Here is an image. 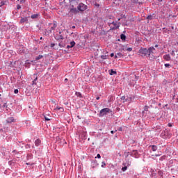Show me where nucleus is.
Instances as JSON below:
<instances>
[{"label":"nucleus","mask_w":178,"mask_h":178,"mask_svg":"<svg viewBox=\"0 0 178 178\" xmlns=\"http://www.w3.org/2000/svg\"><path fill=\"white\" fill-rule=\"evenodd\" d=\"M56 109L57 111H60V112H63V108L62 107H57Z\"/></svg>","instance_id":"29"},{"label":"nucleus","mask_w":178,"mask_h":178,"mask_svg":"<svg viewBox=\"0 0 178 178\" xmlns=\"http://www.w3.org/2000/svg\"><path fill=\"white\" fill-rule=\"evenodd\" d=\"M26 165H30V163H26Z\"/></svg>","instance_id":"60"},{"label":"nucleus","mask_w":178,"mask_h":178,"mask_svg":"<svg viewBox=\"0 0 178 178\" xmlns=\"http://www.w3.org/2000/svg\"><path fill=\"white\" fill-rule=\"evenodd\" d=\"M124 155H125V158H127L129 156V155H131L130 152H124Z\"/></svg>","instance_id":"28"},{"label":"nucleus","mask_w":178,"mask_h":178,"mask_svg":"<svg viewBox=\"0 0 178 178\" xmlns=\"http://www.w3.org/2000/svg\"><path fill=\"white\" fill-rule=\"evenodd\" d=\"M76 45V42L74 41H72L70 43V45H67L66 48L67 49H69V48H73Z\"/></svg>","instance_id":"16"},{"label":"nucleus","mask_w":178,"mask_h":178,"mask_svg":"<svg viewBox=\"0 0 178 178\" xmlns=\"http://www.w3.org/2000/svg\"><path fill=\"white\" fill-rule=\"evenodd\" d=\"M3 5H5V1H1L0 3V6H3Z\"/></svg>","instance_id":"39"},{"label":"nucleus","mask_w":178,"mask_h":178,"mask_svg":"<svg viewBox=\"0 0 178 178\" xmlns=\"http://www.w3.org/2000/svg\"><path fill=\"white\" fill-rule=\"evenodd\" d=\"M7 105L6 103H4L3 105L2 106L3 108H6Z\"/></svg>","instance_id":"49"},{"label":"nucleus","mask_w":178,"mask_h":178,"mask_svg":"<svg viewBox=\"0 0 178 178\" xmlns=\"http://www.w3.org/2000/svg\"><path fill=\"white\" fill-rule=\"evenodd\" d=\"M164 66H165V67L170 68V64H169V63L165 64Z\"/></svg>","instance_id":"31"},{"label":"nucleus","mask_w":178,"mask_h":178,"mask_svg":"<svg viewBox=\"0 0 178 178\" xmlns=\"http://www.w3.org/2000/svg\"><path fill=\"white\" fill-rule=\"evenodd\" d=\"M155 48H158V44H155Z\"/></svg>","instance_id":"57"},{"label":"nucleus","mask_w":178,"mask_h":178,"mask_svg":"<svg viewBox=\"0 0 178 178\" xmlns=\"http://www.w3.org/2000/svg\"><path fill=\"white\" fill-rule=\"evenodd\" d=\"M121 99H122V101H124V99H126V97H125V96H122V97H121Z\"/></svg>","instance_id":"42"},{"label":"nucleus","mask_w":178,"mask_h":178,"mask_svg":"<svg viewBox=\"0 0 178 178\" xmlns=\"http://www.w3.org/2000/svg\"><path fill=\"white\" fill-rule=\"evenodd\" d=\"M51 26V30H49V33H52V30H55V29H56V27H58V25L56 24V23H54V24H50Z\"/></svg>","instance_id":"14"},{"label":"nucleus","mask_w":178,"mask_h":178,"mask_svg":"<svg viewBox=\"0 0 178 178\" xmlns=\"http://www.w3.org/2000/svg\"><path fill=\"white\" fill-rule=\"evenodd\" d=\"M117 56L118 58H123L124 55L122 53H117Z\"/></svg>","instance_id":"27"},{"label":"nucleus","mask_w":178,"mask_h":178,"mask_svg":"<svg viewBox=\"0 0 178 178\" xmlns=\"http://www.w3.org/2000/svg\"><path fill=\"white\" fill-rule=\"evenodd\" d=\"M40 40H42V37L40 38Z\"/></svg>","instance_id":"63"},{"label":"nucleus","mask_w":178,"mask_h":178,"mask_svg":"<svg viewBox=\"0 0 178 178\" xmlns=\"http://www.w3.org/2000/svg\"><path fill=\"white\" fill-rule=\"evenodd\" d=\"M163 58L164 60H166L167 62H169V60H171L172 59L170 54H165L163 56Z\"/></svg>","instance_id":"12"},{"label":"nucleus","mask_w":178,"mask_h":178,"mask_svg":"<svg viewBox=\"0 0 178 178\" xmlns=\"http://www.w3.org/2000/svg\"><path fill=\"white\" fill-rule=\"evenodd\" d=\"M146 19H147V20H154V19H155V14L148 15Z\"/></svg>","instance_id":"19"},{"label":"nucleus","mask_w":178,"mask_h":178,"mask_svg":"<svg viewBox=\"0 0 178 178\" xmlns=\"http://www.w3.org/2000/svg\"><path fill=\"white\" fill-rule=\"evenodd\" d=\"M91 166L92 168H97V166H98V162L96 160H93L91 162Z\"/></svg>","instance_id":"15"},{"label":"nucleus","mask_w":178,"mask_h":178,"mask_svg":"<svg viewBox=\"0 0 178 178\" xmlns=\"http://www.w3.org/2000/svg\"><path fill=\"white\" fill-rule=\"evenodd\" d=\"M38 17V14H33L31 16V19H37Z\"/></svg>","instance_id":"25"},{"label":"nucleus","mask_w":178,"mask_h":178,"mask_svg":"<svg viewBox=\"0 0 178 178\" xmlns=\"http://www.w3.org/2000/svg\"><path fill=\"white\" fill-rule=\"evenodd\" d=\"M122 127L118 128V131H122Z\"/></svg>","instance_id":"51"},{"label":"nucleus","mask_w":178,"mask_h":178,"mask_svg":"<svg viewBox=\"0 0 178 178\" xmlns=\"http://www.w3.org/2000/svg\"><path fill=\"white\" fill-rule=\"evenodd\" d=\"M159 106H162V104L159 103Z\"/></svg>","instance_id":"53"},{"label":"nucleus","mask_w":178,"mask_h":178,"mask_svg":"<svg viewBox=\"0 0 178 178\" xmlns=\"http://www.w3.org/2000/svg\"><path fill=\"white\" fill-rule=\"evenodd\" d=\"M18 92H19V90L18 89H15L14 93L17 94Z\"/></svg>","instance_id":"38"},{"label":"nucleus","mask_w":178,"mask_h":178,"mask_svg":"<svg viewBox=\"0 0 178 178\" xmlns=\"http://www.w3.org/2000/svg\"><path fill=\"white\" fill-rule=\"evenodd\" d=\"M110 56H111V58H113V56H115V54L111 53V55H110Z\"/></svg>","instance_id":"47"},{"label":"nucleus","mask_w":178,"mask_h":178,"mask_svg":"<svg viewBox=\"0 0 178 178\" xmlns=\"http://www.w3.org/2000/svg\"><path fill=\"white\" fill-rule=\"evenodd\" d=\"M111 134H113V133H115V131H111Z\"/></svg>","instance_id":"54"},{"label":"nucleus","mask_w":178,"mask_h":178,"mask_svg":"<svg viewBox=\"0 0 178 178\" xmlns=\"http://www.w3.org/2000/svg\"><path fill=\"white\" fill-rule=\"evenodd\" d=\"M106 166V163L105 162L102 163V168H105Z\"/></svg>","instance_id":"30"},{"label":"nucleus","mask_w":178,"mask_h":178,"mask_svg":"<svg viewBox=\"0 0 178 178\" xmlns=\"http://www.w3.org/2000/svg\"><path fill=\"white\" fill-rule=\"evenodd\" d=\"M111 112H112V111H111L109 108H103L100 111L99 113V116L100 117L105 116V115H108V113H111Z\"/></svg>","instance_id":"3"},{"label":"nucleus","mask_w":178,"mask_h":178,"mask_svg":"<svg viewBox=\"0 0 178 178\" xmlns=\"http://www.w3.org/2000/svg\"><path fill=\"white\" fill-rule=\"evenodd\" d=\"M58 45H59V47H60V48H63V46L61 43H59Z\"/></svg>","instance_id":"50"},{"label":"nucleus","mask_w":178,"mask_h":178,"mask_svg":"<svg viewBox=\"0 0 178 178\" xmlns=\"http://www.w3.org/2000/svg\"><path fill=\"white\" fill-rule=\"evenodd\" d=\"M131 156H134V158H138V152L137 150H133L131 153Z\"/></svg>","instance_id":"13"},{"label":"nucleus","mask_w":178,"mask_h":178,"mask_svg":"<svg viewBox=\"0 0 178 178\" xmlns=\"http://www.w3.org/2000/svg\"><path fill=\"white\" fill-rule=\"evenodd\" d=\"M97 158H98V159H101V154H98L97 155Z\"/></svg>","instance_id":"43"},{"label":"nucleus","mask_w":178,"mask_h":178,"mask_svg":"<svg viewBox=\"0 0 178 178\" xmlns=\"http://www.w3.org/2000/svg\"><path fill=\"white\" fill-rule=\"evenodd\" d=\"M87 9H88V6L83 3H79L77 6V10L79 13L84 12L85 10H87Z\"/></svg>","instance_id":"2"},{"label":"nucleus","mask_w":178,"mask_h":178,"mask_svg":"<svg viewBox=\"0 0 178 178\" xmlns=\"http://www.w3.org/2000/svg\"><path fill=\"white\" fill-rule=\"evenodd\" d=\"M116 73H117L116 71H113V70H111L109 74L110 76H113V74H116Z\"/></svg>","instance_id":"24"},{"label":"nucleus","mask_w":178,"mask_h":178,"mask_svg":"<svg viewBox=\"0 0 178 178\" xmlns=\"http://www.w3.org/2000/svg\"><path fill=\"white\" fill-rule=\"evenodd\" d=\"M65 81H67V79H65Z\"/></svg>","instance_id":"64"},{"label":"nucleus","mask_w":178,"mask_h":178,"mask_svg":"<svg viewBox=\"0 0 178 178\" xmlns=\"http://www.w3.org/2000/svg\"><path fill=\"white\" fill-rule=\"evenodd\" d=\"M26 2V0H20V3H24Z\"/></svg>","instance_id":"44"},{"label":"nucleus","mask_w":178,"mask_h":178,"mask_svg":"<svg viewBox=\"0 0 178 178\" xmlns=\"http://www.w3.org/2000/svg\"><path fill=\"white\" fill-rule=\"evenodd\" d=\"M42 58H44V56L39 55V56L35 57V60H40V59H42Z\"/></svg>","instance_id":"21"},{"label":"nucleus","mask_w":178,"mask_h":178,"mask_svg":"<svg viewBox=\"0 0 178 178\" xmlns=\"http://www.w3.org/2000/svg\"><path fill=\"white\" fill-rule=\"evenodd\" d=\"M100 58H101L102 59L105 60V59H108V58H109V56H108V55H102V56H100Z\"/></svg>","instance_id":"23"},{"label":"nucleus","mask_w":178,"mask_h":178,"mask_svg":"<svg viewBox=\"0 0 178 178\" xmlns=\"http://www.w3.org/2000/svg\"><path fill=\"white\" fill-rule=\"evenodd\" d=\"M27 22H29V19L27 18V17H21L19 24H24V23H27Z\"/></svg>","instance_id":"11"},{"label":"nucleus","mask_w":178,"mask_h":178,"mask_svg":"<svg viewBox=\"0 0 178 178\" xmlns=\"http://www.w3.org/2000/svg\"><path fill=\"white\" fill-rule=\"evenodd\" d=\"M159 2H162L163 0H157Z\"/></svg>","instance_id":"59"},{"label":"nucleus","mask_w":178,"mask_h":178,"mask_svg":"<svg viewBox=\"0 0 178 178\" xmlns=\"http://www.w3.org/2000/svg\"><path fill=\"white\" fill-rule=\"evenodd\" d=\"M139 5H143V2H138Z\"/></svg>","instance_id":"55"},{"label":"nucleus","mask_w":178,"mask_h":178,"mask_svg":"<svg viewBox=\"0 0 178 178\" xmlns=\"http://www.w3.org/2000/svg\"><path fill=\"white\" fill-rule=\"evenodd\" d=\"M35 145L36 147H40V145H41V140L40 139H37L35 141Z\"/></svg>","instance_id":"18"},{"label":"nucleus","mask_w":178,"mask_h":178,"mask_svg":"<svg viewBox=\"0 0 178 178\" xmlns=\"http://www.w3.org/2000/svg\"><path fill=\"white\" fill-rule=\"evenodd\" d=\"M139 54H141L142 56H148V49L141 47L139 49Z\"/></svg>","instance_id":"5"},{"label":"nucleus","mask_w":178,"mask_h":178,"mask_svg":"<svg viewBox=\"0 0 178 178\" xmlns=\"http://www.w3.org/2000/svg\"><path fill=\"white\" fill-rule=\"evenodd\" d=\"M54 46H55V43H51V45H50V47H51V48H54Z\"/></svg>","instance_id":"41"},{"label":"nucleus","mask_w":178,"mask_h":178,"mask_svg":"<svg viewBox=\"0 0 178 178\" xmlns=\"http://www.w3.org/2000/svg\"><path fill=\"white\" fill-rule=\"evenodd\" d=\"M150 147H152V151H156V149H158V147L156 145H152V146H149Z\"/></svg>","instance_id":"20"},{"label":"nucleus","mask_w":178,"mask_h":178,"mask_svg":"<svg viewBox=\"0 0 178 178\" xmlns=\"http://www.w3.org/2000/svg\"><path fill=\"white\" fill-rule=\"evenodd\" d=\"M171 55H172V56H175L176 54H175V51H172V52H171Z\"/></svg>","instance_id":"40"},{"label":"nucleus","mask_w":178,"mask_h":178,"mask_svg":"<svg viewBox=\"0 0 178 178\" xmlns=\"http://www.w3.org/2000/svg\"><path fill=\"white\" fill-rule=\"evenodd\" d=\"M120 38H121V40H122V41H125L126 40V35L122 33L120 35Z\"/></svg>","instance_id":"22"},{"label":"nucleus","mask_w":178,"mask_h":178,"mask_svg":"<svg viewBox=\"0 0 178 178\" xmlns=\"http://www.w3.org/2000/svg\"><path fill=\"white\" fill-rule=\"evenodd\" d=\"M96 99H97V100L99 99V97H97Z\"/></svg>","instance_id":"58"},{"label":"nucleus","mask_w":178,"mask_h":178,"mask_svg":"<svg viewBox=\"0 0 178 178\" xmlns=\"http://www.w3.org/2000/svg\"><path fill=\"white\" fill-rule=\"evenodd\" d=\"M159 176H161V177H163V172L161 170L158 171Z\"/></svg>","instance_id":"26"},{"label":"nucleus","mask_w":178,"mask_h":178,"mask_svg":"<svg viewBox=\"0 0 178 178\" xmlns=\"http://www.w3.org/2000/svg\"><path fill=\"white\" fill-rule=\"evenodd\" d=\"M127 51H128L129 52H131V51H133V48L129 47V48L127 49Z\"/></svg>","instance_id":"35"},{"label":"nucleus","mask_w":178,"mask_h":178,"mask_svg":"<svg viewBox=\"0 0 178 178\" xmlns=\"http://www.w3.org/2000/svg\"><path fill=\"white\" fill-rule=\"evenodd\" d=\"M72 29H76V26H72Z\"/></svg>","instance_id":"56"},{"label":"nucleus","mask_w":178,"mask_h":178,"mask_svg":"<svg viewBox=\"0 0 178 178\" xmlns=\"http://www.w3.org/2000/svg\"><path fill=\"white\" fill-rule=\"evenodd\" d=\"M116 58H118V54H116V55L115 56V59H116Z\"/></svg>","instance_id":"52"},{"label":"nucleus","mask_w":178,"mask_h":178,"mask_svg":"<svg viewBox=\"0 0 178 178\" xmlns=\"http://www.w3.org/2000/svg\"><path fill=\"white\" fill-rule=\"evenodd\" d=\"M133 3H138V0H132Z\"/></svg>","instance_id":"36"},{"label":"nucleus","mask_w":178,"mask_h":178,"mask_svg":"<svg viewBox=\"0 0 178 178\" xmlns=\"http://www.w3.org/2000/svg\"><path fill=\"white\" fill-rule=\"evenodd\" d=\"M44 119H45V120H47V122H49V120H51V119L49 118L48 117H47L46 115H44Z\"/></svg>","instance_id":"32"},{"label":"nucleus","mask_w":178,"mask_h":178,"mask_svg":"<svg viewBox=\"0 0 178 178\" xmlns=\"http://www.w3.org/2000/svg\"><path fill=\"white\" fill-rule=\"evenodd\" d=\"M161 137H162V138H168V137H169V131L166 129L163 130L161 134Z\"/></svg>","instance_id":"6"},{"label":"nucleus","mask_w":178,"mask_h":178,"mask_svg":"<svg viewBox=\"0 0 178 178\" xmlns=\"http://www.w3.org/2000/svg\"><path fill=\"white\" fill-rule=\"evenodd\" d=\"M13 122H15V118H13V117L8 118L6 120L7 123H13Z\"/></svg>","instance_id":"17"},{"label":"nucleus","mask_w":178,"mask_h":178,"mask_svg":"<svg viewBox=\"0 0 178 178\" xmlns=\"http://www.w3.org/2000/svg\"><path fill=\"white\" fill-rule=\"evenodd\" d=\"M163 159H165V156H161V157L160 158V161H163Z\"/></svg>","instance_id":"48"},{"label":"nucleus","mask_w":178,"mask_h":178,"mask_svg":"<svg viewBox=\"0 0 178 178\" xmlns=\"http://www.w3.org/2000/svg\"><path fill=\"white\" fill-rule=\"evenodd\" d=\"M77 13H79V10L74 7V6H70L68 8V15L70 16H73V15H77Z\"/></svg>","instance_id":"1"},{"label":"nucleus","mask_w":178,"mask_h":178,"mask_svg":"<svg viewBox=\"0 0 178 178\" xmlns=\"http://www.w3.org/2000/svg\"><path fill=\"white\" fill-rule=\"evenodd\" d=\"M154 59H155V56L154 55H152V58L150 59V60H154Z\"/></svg>","instance_id":"46"},{"label":"nucleus","mask_w":178,"mask_h":178,"mask_svg":"<svg viewBox=\"0 0 178 178\" xmlns=\"http://www.w3.org/2000/svg\"><path fill=\"white\" fill-rule=\"evenodd\" d=\"M154 51H155V48H154V47H151L149 49H147L148 58H151V54H154Z\"/></svg>","instance_id":"7"},{"label":"nucleus","mask_w":178,"mask_h":178,"mask_svg":"<svg viewBox=\"0 0 178 178\" xmlns=\"http://www.w3.org/2000/svg\"><path fill=\"white\" fill-rule=\"evenodd\" d=\"M76 95H77V97H80V98H81V97H82L81 92L76 93Z\"/></svg>","instance_id":"37"},{"label":"nucleus","mask_w":178,"mask_h":178,"mask_svg":"<svg viewBox=\"0 0 178 178\" xmlns=\"http://www.w3.org/2000/svg\"><path fill=\"white\" fill-rule=\"evenodd\" d=\"M148 106H145L144 111H145L146 112L148 111Z\"/></svg>","instance_id":"34"},{"label":"nucleus","mask_w":178,"mask_h":178,"mask_svg":"<svg viewBox=\"0 0 178 178\" xmlns=\"http://www.w3.org/2000/svg\"><path fill=\"white\" fill-rule=\"evenodd\" d=\"M168 127H172V126H173V125L172 124V123H168Z\"/></svg>","instance_id":"45"},{"label":"nucleus","mask_w":178,"mask_h":178,"mask_svg":"<svg viewBox=\"0 0 178 178\" xmlns=\"http://www.w3.org/2000/svg\"><path fill=\"white\" fill-rule=\"evenodd\" d=\"M17 10H19V9H22V6H20L19 4H17Z\"/></svg>","instance_id":"33"},{"label":"nucleus","mask_w":178,"mask_h":178,"mask_svg":"<svg viewBox=\"0 0 178 178\" xmlns=\"http://www.w3.org/2000/svg\"><path fill=\"white\" fill-rule=\"evenodd\" d=\"M13 152H16V150L13 151Z\"/></svg>","instance_id":"61"},{"label":"nucleus","mask_w":178,"mask_h":178,"mask_svg":"<svg viewBox=\"0 0 178 178\" xmlns=\"http://www.w3.org/2000/svg\"><path fill=\"white\" fill-rule=\"evenodd\" d=\"M108 24L111 30H116L119 29V25L115 22H108Z\"/></svg>","instance_id":"4"},{"label":"nucleus","mask_w":178,"mask_h":178,"mask_svg":"<svg viewBox=\"0 0 178 178\" xmlns=\"http://www.w3.org/2000/svg\"><path fill=\"white\" fill-rule=\"evenodd\" d=\"M61 34L62 32L60 31L59 34L55 36V40H56V41H59L60 40H64L65 38Z\"/></svg>","instance_id":"9"},{"label":"nucleus","mask_w":178,"mask_h":178,"mask_svg":"<svg viewBox=\"0 0 178 178\" xmlns=\"http://www.w3.org/2000/svg\"><path fill=\"white\" fill-rule=\"evenodd\" d=\"M27 158H30V156H27Z\"/></svg>","instance_id":"62"},{"label":"nucleus","mask_w":178,"mask_h":178,"mask_svg":"<svg viewBox=\"0 0 178 178\" xmlns=\"http://www.w3.org/2000/svg\"><path fill=\"white\" fill-rule=\"evenodd\" d=\"M33 76L35 77L33 81H32V86H37L38 76H37V74H34Z\"/></svg>","instance_id":"10"},{"label":"nucleus","mask_w":178,"mask_h":178,"mask_svg":"<svg viewBox=\"0 0 178 178\" xmlns=\"http://www.w3.org/2000/svg\"><path fill=\"white\" fill-rule=\"evenodd\" d=\"M130 165H131V163L130 162L127 163H124L123 165L124 167L122 168V172H126L127 170V168H129V166H130Z\"/></svg>","instance_id":"8"}]
</instances>
